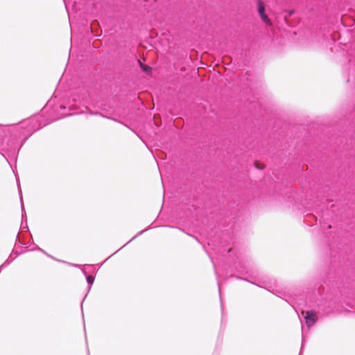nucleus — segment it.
I'll return each mask as SVG.
<instances>
[{
	"mask_svg": "<svg viewBox=\"0 0 355 355\" xmlns=\"http://www.w3.org/2000/svg\"><path fill=\"white\" fill-rule=\"evenodd\" d=\"M72 114V113H62L60 116L48 121H44L42 116H35L21 123L20 128L23 129L22 131L16 128L12 131L0 132V154L12 168V163L14 162L16 164L19 152L29 137L52 121Z\"/></svg>",
	"mask_w": 355,
	"mask_h": 355,
	"instance_id": "1",
	"label": "nucleus"
},
{
	"mask_svg": "<svg viewBox=\"0 0 355 355\" xmlns=\"http://www.w3.org/2000/svg\"><path fill=\"white\" fill-rule=\"evenodd\" d=\"M257 12L261 21L267 26H271L272 22L266 12V6L262 0H257Z\"/></svg>",
	"mask_w": 355,
	"mask_h": 355,
	"instance_id": "2",
	"label": "nucleus"
},
{
	"mask_svg": "<svg viewBox=\"0 0 355 355\" xmlns=\"http://www.w3.org/2000/svg\"><path fill=\"white\" fill-rule=\"evenodd\" d=\"M304 319L307 327L309 328L313 326L318 321V317L315 311L313 310L306 311Z\"/></svg>",
	"mask_w": 355,
	"mask_h": 355,
	"instance_id": "3",
	"label": "nucleus"
},
{
	"mask_svg": "<svg viewBox=\"0 0 355 355\" xmlns=\"http://www.w3.org/2000/svg\"><path fill=\"white\" fill-rule=\"evenodd\" d=\"M82 272H83V274L85 275V278H86V281H87V283L89 286V288H88V291L86 293V295H85V297H83L82 302H81V304H80V306H81V311H82V314H83V302L84 300H85L88 293L89 292L90 289H91V287L92 286V284H94V279H95V277L94 276L92 275H87V272L85 270H82ZM83 318L84 319V315H83Z\"/></svg>",
	"mask_w": 355,
	"mask_h": 355,
	"instance_id": "4",
	"label": "nucleus"
},
{
	"mask_svg": "<svg viewBox=\"0 0 355 355\" xmlns=\"http://www.w3.org/2000/svg\"><path fill=\"white\" fill-rule=\"evenodd\" d=\"M250 262L248 260L240 261L235 266L236 270L241 274H247L249 272Z\"/></svg>",
	"mask_w": 355,
	"mask_h": 355,
	"instance_id": "5",
	"label": "nucleus"
},
{
	"mask_svg": "<svg viewBox=\"0 0 355 355\" xmlns=\"http://www.w3.org/2000/svg\"><path fill=\"white\" fill-rule=\"evenodd\" d=\"M138 64L140 69L144 72L146 75L150 76L152 73V67L149 65L145 64L142 63L140 60H138Z\"/></svg>",
	"mask_w": 355,
	"mask_h": 355,
	"instance_id": "6",
	"label": "nucleus"
},
{
	"mask_svg": "<svg viewBox=\"0 0 355 355\" xmlns=\"http://www.w3.org/2000/svg\"><path fill=\"white\" fill-rule=\"evenodd\" d=\"M24 215L22 214V220H21V229L22 231H24V232H28L29 231V229H28V224H27V218L26 217L24 218Z\"/></svg>",
	"mask_w": 355,
	"mask_h": 355,
	"instance_id": "7",
	"label": "nucleus"
},
{
	"mask_svg": "<svg viewBox=\"0 0 355 355\" xmlns=\"http://www.w3.org/2000/svg\"><path fill=\"white\" fill-rule=\"evenodd\" d=\"M150 227H148L146 229H144V230H141L139 232H138L135 236H133L128 242L126 243V244H128L129 243H130L132 241H133L135 239H136L137 236L141 235L144 232L148 231V230H150Z\"/></svg>",
	"mask_w": 355,
	"mask_h": 355,
	"instance_id": "8",
	"label": "nucleus"
},
{
	"mask_svg": "<svg viewBox=\"0 0 355 355\" xmlns=\"http://www.w3.org/2000/svg\"><path fill=\"white\" fill-rule=\"evenodd\" d=\"M34 245H35V248L31 249V250H40V251L42 252L44 254H45L46 255H47L48 257H51V258L55 259L54 257H53L52 256L49 254L47 252H46L44 250L40 248L37 245H35V244H34Z\"/></svg>",
	"mask_w": 355,
	"mask_h": 355,
	"instance_id": "9",
	"label": "nucleus"
},
{
	"mask_svg": "<svg viewBox=\"0 0 355 355\" xmlns=\"http://www.w3.org/2000/svg\"><path fill=\"white\" fill-rule=\"evenodd\" d=\"M218 292H219V295H220V302L222 303L221 294H220V283L218 282ZM221 311H222V321H223V308L222 304H221Z\"/></svg>",
	"mask_w": 355,
	"mask_h": 355,
	"instance_id": "10",
	"label": "nucleus"
},
{
	"mask_svg": "<svg viewBox=\"0 0 355 355\" xmlns=\"http://www.w3.org/2000/svg\"><path fill=\"white\" fill-rule=\"evenodd\" d=\"M19 194H20V200H21V209H22V214H26V211H24V203H23V200H22V196H21V190L20 188H19Z\"/></svg>",
	"mask_w": 355,
	"mask_h": 355,
	"instance_id": "11",
	"label": "nucleus"
},
{
	"mask_svg": "<svg viewBox=\"0 0 355 355\" xmlns=\"http://www.w3.org/2000/svg\"><path fill=\"white\" fill-rule=\"evenodd\" d=\"M59 108L61 110H66V109H68L69 111L72 110V107L71 105H69L68 107H67L66 105H62L59 106Z\"/></svg>",
	"mask_w": 355,
	"mask_h": 355,
	"instance_id": "12",
	"label": "nucleus"
},
{
	"mask_svg": "<svg viewBox=\"0 0 355 355\" xmlns=\"http://www.w3.org/2000/svg\"><path fill=\"white\" fill-rule=\"evenodd\" d=\"M14 259L15 258H12V254H10L5 261L6 262V264L10 265L14 261Z\"/></svg>",
	"mask_w": 355,
	"mask_h": 355,
	"instance_id": "13",
	"label": "nucleus"
},
{
	"mask_svg": "<svg viewBox=\"0 0 355 355\" xmlns=\"http://www.w3.org/2000/svg\"><path fill=\"white\" fill-rule=\"evenodd\" d=\"M254 166L259 170H262L265 168L264 165L260 166L257 162H254Z\"/></svg>",
	"mask_w": 355,
	"mask_h": 355,
	"instance_id": "14",
	"label": "nucleus"
},
{
	"mask_svg": "<svg viewBox=\"0 0 355 355\" xmlns=\"http://www.w3.org/2000/svg\"><path fill=\"white\" fill-rule=\"evenodd\" d=\"M232 277H235V278H236V279H238L244 280V281H246V282H250V283H252V284H254L253 282H252L249 281L248 279H245V278L237 276V275H233Z\"/></svg>",
	"mask_w": 355,
	"mask_h": 355,
	"instance_id": "15",
	"label": "nucleus"
},
{
	"mask_svg": "<svg viewBox=\"0 0 355 355\" xmlns=\"http://www.w3.org/2000/svg\"><path fill=\"white\" fill-rule=\"evenodd\" d=\"M304 338H302L301 349H300L299 355H302V349L304 347Z\"/></svg>",
	"mask_w": 355,
	"mask_h": 355,
	"instance_id": "16",
	"label": "nucleus"
},
{
	"mask_svg": "<svg viewBox=\"0 0 355 355\" xmlns=\"http://www.w3.org/2000/svg\"><path fill=\"white\" fill-rule=\"evenodd\" d=\"M51 100H50V101H49L47 102V103H46V105L44 106V109H46V108H47L48 107H50V106H51Z\"/></svg>",
	"mask_w": 355,
	"mask_h": 355,
	"instance_id": "17",
	"label": "nucleus"
},
{
	"mask_svg": "<svg viewBox=\"0 0 355 355\" xmlns=\"http://www.w3.org/2000/svg\"><path fill=\"white\" fill-rule=\"evenodd\" d=\"M211 261H213V260H212V259H211ZM212 263H214V262H212ZM213 264H214V263H213ZM214 270H215V275H216V278L218 279V272H217V271H216V266H215V265H214Z\"/></svg>",
	"mask_w": 355,
	"mask_h": 355,
	"instance_id": "18",
	"label": "nucleus"
},
{
	"mask_svg": "<svg viewBox=\"0 0 355 355\" xmlns=\"http://www.w3.org/2000/svg\"><path fill=\"white\" fill-rule=\"evenodd\" d=\"M12 254H14L16 257H17L19 254V252L18 251H15L14 250L12 252Z\"/></svg>",
	"mask_w": 355,
	"mask_h": 355,
	"instance_id": "19",
	"label": "nucleus"
},
{
	"mask_svg": "<svg viewBox=\"0 0 355 355\" xmlns=\"http://www.w3.org/2000/svg\"><path fill=\"white\" fill-rule=\"evenodd\" d=\"M19 243L21 245H26V243H25L24 241H21V240H19Z\"/></svg>",
	"mask_w": 355,
	"mask_h": 355,
	"instance_id": "20",
	"label": "nucleus"
},
{
	"mask_svg": "<svg viewBox=\"0 0 355 355\" xmlns=\"http://www.w3.org/2000/svg\"><path fill=\"white\" fill-rule=\"evenodd\" d=\"M93 36L94 37H99V36H101V34L100 35H98V34H94Z\"/></svg>",
	"mask_w": 355,
	"mask_h": 355,
	"instance_id": "21",
	"label": "nucleus"
},
{
	"mask_svg": "<svg viewBox=\"0 0 355 355\" xmlns=\"http://www.w3.org/2000/svg\"><path fill=\"white\" fill-rule=\"evenodd\" d=\"M126 245H127V244L125 243L123 246H121V248H120V249H119V250H120L121 249H123V247H124V246H125Z\"/></svg>",
	"mask_w": 355,
	"mask_h": 355,
	"instance_id": "22",
	"label": "nucleus"
},
{
	"mask_svg": "<svg viewBox=\"0 0 355 355\" xmlns=\"http://www.w3.org/2000/svg\"><path fill=\"white\" fill-rule=\"evenodd\" d=\"M126 245H127V244L125 243L123 246H121V248H120V249H119V250H120L121 249H123V247H124V246H125Z\"/></svg>",
	"mask_w": 355,
	"mask_h": 355,
	"instance_id": "23",
	"label": "nucleus"
},
{
	"mask_svg": "<svg viewBox=\"0 0 355 355\" xmlns=\"http://www.w3.org/2000/svg\"><path fill=\"white\" fill-rule=\"evenodd\" d=\"M90 28V32L92 33V32H93V31H92V26H90V28Z\"/></svg>",
	"mask_w": 355,
	"mask_h": 355,
	"instance_id": "24",
	"label": "nucleus"
},
{
	"mask_svg": "<svg viewBox=\"0 0 355 355\" xmlns=\"http://www.w3.org/2000/svg\"><path fill=\"white\" fill-rule=\"evenodd\" d=\"M308 217H309L308 215H306V218H308ZM307 220H308L307 218H305L304 222L306 221Z\"/></svg>",
	"mask_w": 355,
	"mask_h": 355,
	"instance_id": "25",
	"label": "nucleus"
},
{
	"mask_svg": "<svg viewBox=\"0 0 355 355\" xmlns=\"http://www.w3.org/2000/svg\"><path fill=\"white\" fill-rule=\"evenodd\" d=\"M118 251H119V250H118L117 251L114 252V253H113V254H112V255H114V254H116V252H117Z\"/></svg>",
	"mask_w": 355,
	"mask_h": 355,
	"instance_id": "26",
	"label": "nucleus"
},
{
	"mask_svg": "<svg viewBox=\"0 0 355 355\" xmlns=\"http://www.w3.org/2000/svg\"><path fill=\"white\" fill-rule=\"evenodd\" d=\"M16 239H17V240L19 239V233L17 234Z\"/></svg>",
	"mask_w": 355,
	"mask_h": 355,
	"instance_id": "27",
	"label": "nucleus"
},
{
	"mask_svg": "<svg viewBox=\"0 0 355 355\" xmlns=\"http://www.w3.org/2000/svg\"><path fill=\"white\" fill-rule=\"evenodd\" d=\"M313 217L315 219V220H318V218H316L315 216H313Z\"/></svg>",
	"mask_w": 355,
	"mask_h": 355,
	"instance_id": "28",
	"label": "nucleus"
},
{
	"mask_svg": "<svg viewBox=\"0 0 355 355\" xmlns=\"http://www.w3.org/2000/svg\"><path fill=\"white\" fill-rule=\"evenodd\" d=\"M328 228H329V229H330V228H331V225H328Z\"/></svg>",
	"mask_w": 355,
	"mask_h": 355,
	"instance_id": "29",
	"label": "nucleus"
},
{
	"mask_svg": "<svg viewBox=\"0 0 355 355\" xmlns=\"http://www.w3.org/2000/svg\"><path fill=\"white\" fill-rule=\"evenodd\" d=\"M64 3H65V7H66V8L67 9V5H66V3H65V1H64Z\"/></svg>",
	"mask_w": 355,
	"mask_h": 355,
	"instance_id": "30",
	"label": "nucleus"
},
{
	"mask_svg": "<svg viewBox=\"0 0 355 355\" xmlns=\"http://www.w3.org/2000/svg\"><path fill=\"white\" fill-rule=\"evenodd\" d=\"M293 13V11L290 12V15H291Z\"/></svg>",
	"mask_w": 355,
	"mask_h": 355,
	"instance_id": "31",
	"label": "nucleus"
},
{
	"mask_svg": "<svg viewBox=\"0 0 355 355\" xmlns=\"http://www.w3.org/2000/svg\"><path fill=\"white\" fill-rule=\"evenodd\" d=\"M354 124H355V123H354Z\"/></svg>",
	"mask_w": 355,
	"mask_h": 355,
	"instance_id": "32",
	"label": "nucleus"
}]
</instances>
